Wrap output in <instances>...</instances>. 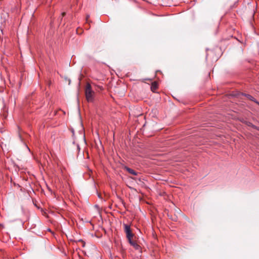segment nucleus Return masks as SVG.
<instances>
[{"label": "nucleus", "instance_id": "f257e3e1", "mask_svg": "<svg viewBox=\"0 0 259 259\" xmlns=\"http://www.w3.org/2000/svg\"><path fill=\"white\" fill-rule=\"evenodd\" d=\"M124 229L126 233V238L130 243L136 248H138L139 245L132 240L134 235L132 232L130 226L127 224H124Z\"/></svg>", "mask_w": 259, "mask_h": 259}, {"label": "nucleus", "instance_id": "f03ea898", "mask_svg": "<svg viewBox=\"0 0 259 259\" xmlns=\"http://www.w3.org/2000/svg\"><path fill=\"white\" fill-rule=\"evenodd\" d=\"M85 96L88 102H93L95 99V92L92 90L91 84L88 83L85 88Z\"/></svg>", "mask_w": 259, "mask_h": 259}, {"label": "nucleus", "instance_id": "7ed1b4c3", "mask_svg": "<svg viewBox=\"0 0 259 259\" xmlns=\"http://www.w3.org/2000/svg\"><path fill=\"white\" fill-rule=\"evenodd\" d=\"M150 88L152 92L155 93L158 89V83L156 81L152 82L151 83Z\"/></svg>", "mask_w": 259, "mask_h": 259}, {"label": "nucleus", "instance_id": "20e7f679", "mask_svg": "<svg viewBox=\"0 0 259 259\" xmlns=\"http://www.w3.org/2000/svg\"><path fill=\"white\" fill-rule=\"evenodd\" d=\"M124 169L133 175L136 176L137 175V172L136 171L128 167L125 166Z\"/></svg>", "mask_w": 259, "mask_h": 259}, {"label": "nucleus", "instance_id": "39448f33", "mask_svg": "<svg viewBox=\"0 0 259 259\" xmlns=\"http://www.w3.org/2000/svg\"><path fill=\"white\" fill-rule=\"evenodd\" d=\"M244 95L248 99H249L251 101H254L255 102V100H254V98L251 96V95H249V94H244Z\"/></svg>", "mask_w": 259, "mask_h": 259}, {"label": "nucleus", "instance_id": "423d86ee", "mask_svg": "<svg viewBox=\"0 0 259 259\" xmlns=\"http://www.w3.org/2000/svg\"><path fill=\"white\" fill-rule=\"evenodd\" d=\"M65 15H66L65 12H63V13H62V14H61V19H62L63 17L64 16H65Z\"/></svg>", "mask_w": 259, "mask_h": 259}, {"label": "nucleus", "instance_id": "0eeeda50", "mask_svg": "<svg viewBox=\"0 0 259 259\" xmlns=\"http://www.w3.org/2000/svg\"><path fill=\"white\" fill-rule=\"evenodd\" d=\"M89 17H90V16H89V15H87V16H86V19H87V21H88V19L89 18Z\"/></svg>", "mask_w": 259, "mask_h": 259}, {"label": "nucleus", "instance_id": "6e6552de", "mask_svg": "<svg viewBox=\"0 0 259 259\" xmlns=\"http://www.w3.org/2000/svg\"><path fill=\"white\" fill-rule=\"evenodd\" d=\"M4 228V226L2 225H0V229Z\"/></svg>", "mask_w": 259, "mask_h": 259}]
</instances>
